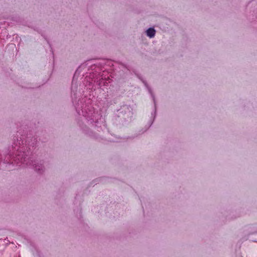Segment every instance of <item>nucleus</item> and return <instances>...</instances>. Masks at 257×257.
Wrapping results in <instances>:
<instances>
[{
  "mask_svg": "<svg viewBox=\"0 0 257 257\" xmlns=\"http://www.w3.org/2000/svg\"><path fill=\"white\" fill-rule=\"evenodd\" d=\"M27 125L18 128L16 134L13 137V149L18 152L16 154L15 162L21 166H31L39 174H43L45 170V161L43 160H30V156L37 145V139L28 134Z\"/></svg>",
  "mask_w": 257,
  "mask_h": 257,
  "instance_id": "1",
  "label": "nucleus"
},
{
  "mask_svg": "<svg viewBox=\"0 0 257 257\" xmlns=\"http://www.w3.org/2000/svg\"><path fill=\"white\" fill-rule=\"evenodd\" d=\"M144 83L145 84V85L147 87H148V86H147V83H146V82H144Z\"/></svg>",
  "mask_w": 257,
  "mask_h": 257,
  "instance_id": "9",
  "label": "nucleus"
},
{
  "mask_svg": "<svg viewBox=\"0 0 257 257\" xmlns=\"http://www.w3.org/2000/svg\"><path fill=\"white\" fill-rule=\"evenodd\" d=\"M13 144L12 145L11 148H10L9 149V152L8 154L5 157L4 159L2 158L3 159L2 163H1V166H3V165H6V169L11 170L14 169L12 166H13L14 165L13 164H16L17 166L18 165L15 162L14 159H16V154L18 152L17 150H14L13 149Z\"/></svg>",
  "mask_w": 257,
  "mask_h": 257,
  "instance_id": "4",
  "label": "nucleus"
},
{
  "mask_svg": "<svg viewBox=\"0 0 257 257\" xmlns=\"http://www.w3.org/2000/svg\"><path fill=\"white\" fill-rule=\"evenodd\" d=\"M156 33V31L153 27L149 28L146 31V35L150 38H153L155 36Z\"/></svg>",
  "mask_w": 257,
  "mask_h": 257,
  "instance_id": "6",
  "label": "nucleus"
},
{
  "mask_svg": "<svg viewBox=\"0 0 257 257\" xmlns=\"http://www.w3.org/2000/svg\"><path fill=\"white\" fill-rule=\"evenodd\" d=\"M78 84L74 82L73 79L71 87L72 101L76 110L79 115H82L86 120L88 124H92L98 128L101 127L99 119L100 116L97 112H95L93 109L89 106L85 105L83 103V100L80 98L78 99L77 90Z\"/></svg>",
  "mask_w": 257,
  "mask_h": 257,
  "instance_id": "2",
  "label": "nucleus"
},
{
  "mask_svg": "<svg viewBox=\"0 0 257 257\" xmlns=\"http://www.w3.org/2000/svg\"><path fill=\"white\" fill-rule=\"evenodd\" d=\"M153 99H154V101H155V99H154V97H153ZM154 103H155V110H154V112H152V113H151L152 117H153V120L155 119V118L156 117V106L155 102H154Z\"/></svg>",
  "mask_w": 257,
  "mask_h": 257,
  "instance_id": "8",
  "label": "nucleus"
},
{
  "mask_svg": "<svg viewBox=\"0 0 257 257\" xmlns=\"http://www.w3.org/2000/svg\"><path fill=\"white\" fill-rule=\"evenodd\" d=\"M251 3H252V4H253L254 3V1H252Z\"/></svg>",
  "mask_w": 257,
  "mask_h": 257,
  "instance_id": "11",
  "label": "nucleus"
},
{
  "mask_svg": "<svg viewBox=\"0 0 257 257\" xmlns=\"http://www.w3.org/2000/svg\"><path fill=\"white\" fill-rule=\"evenodd\" d=\"M82 130L84 132V133L88 135L90 137L96 138V137L94 134H93V133L91 131H89V129L88 127H87L86 125L84 126H81Z\"/></svg>",
  "mask_w": 257,
  "mask_h": 257,
  "instance_id": "7",
  "label": "nucleus"
},
{
  "mask_svg": "<svg viewBox=\"0 0 257 257\" xmlns=\"http://www.w3.org/2000/svg\"><path fill=\"white\" fill-rule=\"evenodd\" d=\"M79 71V69H78L77 70H76V72H75V75H76V73Z\"/></svg>",
  "mask_w": 257,
  "mask_h": 257,
  "instance_id": "10",
  "label": "nucleus"
},
{
  "mask_svg": "<svg viewBox=\"0 0 257 257\" xmlns=\"http://www.w3.org/2000/svg\"><path fill=\"white\" fill-rule=\"evenodd\" d=\"M256 17L257 18V12L256 13Z\"/></svg>",
  "mask_w": 257,
  "mask_h": 257,
  "instance_id": "12",
  "label": "nucleus"
},
{
  "mask_svg": "<svg viewBox=\"0 0 257 257\" xmlns=\"http://www.w3.org/2000/svg\"><path fill=\"white\" fill-rule=\"evenodd\" d=\"M13 144L12 145L11 148H10L9 149V152L8 154L5 157L4 159L2 158L3 159L2 163H1V166H3V165H6V169L11 170L14 169L12 166H13L14 165L13 164H16L17 166L18 165L15 162L14 159H16V154L18 152L17 150H14L13 149Z\"/></svg>",
  "mask_w": 257,
  "mask_h": 257,
  "instance_id": "3",
  "label": "nucleus"
},
{
  "mask_svg": "<svg viewBox=\"0 0 257 257\" xmlns=\"http://www.w3.org/2000/svg\"><path fill=\"white\" fill-rule=\"evenodd\" d=\"M132 108L128 105H123L121 106L118 110V114L119 117H121L126 119L131 117L132 115Z\"/></svg>",
  "mask_w": 257,
  "mask_h": 257,
  "instance_id": "5",
  "label": "nucleus"
}]
</instances>
